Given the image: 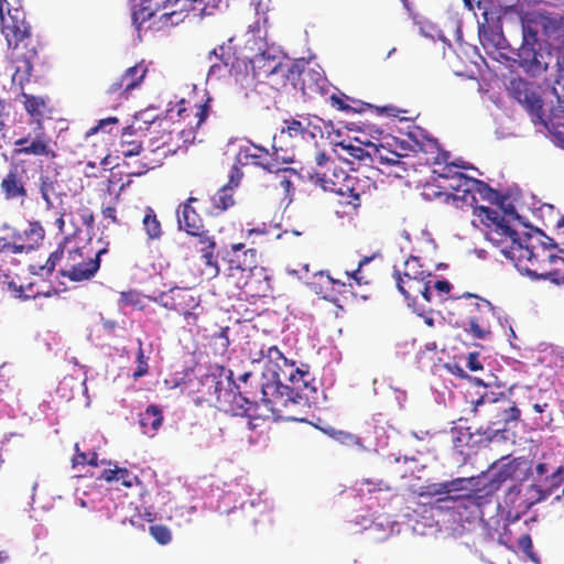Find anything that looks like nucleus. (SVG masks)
<instances>
[{"label":"nucleus","instance_id":"nucleus-40","mask_svg":"<svg viewBox=\"0 0 564 564\" xmlns=\"http://www.w3.org/2000/svg\"><path fill=\"white\" fill-rule=\"evenodd\" d=\"M163 420L162 410L155 404H150L144 412L140 413L139 423L143 434L154 436L162 426Z\"/></svg>","mask_w":564,"mask_h":564},{"label":"nucleus","instance_id":"nucleus-53","mask_svg":"<svg viewBox=\"0 0 564 564\" xmlns=\"http://www.w3.org/2000/svg\"><path fill=\"white\" fill-rule=\"evenodd\" d=\"M138 344H139V349H138L137 356H135L137 368L132 373V377L135 380L145 376L149 372V364H148L149 357H147L144 355V351L142 348V341L140 339L138 340Z\"/></svg>","mask_w":564,"mask_h":564},{"label":"nucleus","instance_id":"nucleus-46","mask_svg":"<svg viewBox=\"0 0 564 564\" xmlns=\"http://www.w3.org/2000/svg\"><path fill=\"white\" fill-rule=\"evenodd\" d=\"M259 355H260V358H267L269 360V362L273 364L276 367V369L274 371L291 372V366L293 369H295L293 362L292 364L288 362V359L281 352V350L278 348V346H270L267 349L261 348L259 351Z\"/></svg>","mask_w":564,"mask_h":564},{"label":"nucleus","instance_id":"nucleus-34","mask_svg":"<svg viewBox=\"0 0 564 564\" xmlns=\"http://www.w3.org/2000/svg\"><path fill=\"white\" fill-rule=\"evenodd\" d=\"M37 189L47 210L55 207L54 199H59L62 202L63 197L66 195L61 191V185L56 175L41 174L39 177Z\"/></svg>","mask_w":564,"mask_h":564},{"label":"nucleus","instance_id":"nucleus-22","mask_svg":"<svg viewBox=\"0 0 564 564\" xmlns=\"http://www.w3.org/2000/svg\"><path fill=\"white\" fill-rule=\"evenodd\" d=\"M215 56L219 62L210 65L209 74H219L221 68H227L230 74L236 76H248L247 57H238L231 50L230 45H220L210 52V56Z\"/></svg>","mask_w":564,"mask_h":564},{"label":"nucleus","instance_id":"nucleus-37","mask_svg":"<svg viewBox=\"0 0 564 564\" xmlns=\"http://www.w3.org/2000/svg\"><path fill=\"white\" fill-rule=\"evenodd\" d=\"M522 31L523 43L520 47L519 56L527 64L538 65L540 63V54L534 47L538 44V32L530 23L523 24Z\"/></svg>","mask_w":564,"mask_h":564},{"label":"nucleus","instance_id":"nucleus-56","mask_svg":"<svg viewBox=\"0 0 564 564\" xmlns=\"http://www.w3.org/2000/svg\"><path fill=\"white\" fill-rule=\"evenodd\" d=\"M149 532L152 538L161 545H166L172 540L171 530L166 525L154 524L150 525Z\"/></svg>","mask_w":564,"mask_h":564},{"label":"nucleus","instance_id":"nucleus-41","mask_svg":"<svg viewBox=\"0 0 564 564\" xmlns=\"http://www.w3.org/2000/svg\"><path fill=\"white\" fill-rule=\"evenodd\" d=\"M143 129H148V127H143L139 124L138 127L128 126L123 129L120 140V153L123 159H132L141 153L142 143L139 140L131 139L135 131H142Z\"/></svg>","mask_w":564,"mask_h":564},{"label":"nucleus","instance_id":"nucleus-7","mask_svg":"<svg viewBox=\"0 0 564 564\" xmlns=\"http://www.w3.org/2000/svg\"><path fill=\"white\" fill-rule=\"evenodd\" d=\"M471 404L475 414L479 408H484L485 414L488 416L490 426L484 432L486 441H489L495 433L502 431L509 423L518 421L521 414L517 405L507 400H487L480 397Z\"/></svg>","mask_w":564,"mask_h":564},{"label":"nucleus","instance_id":"nucleus-50","mask_svg":"<svg viewBox=\"0 0 564 564\" xmlns=\"http://www.w3.org/2000/svg\"><path fill=\"white\" fill-rule=\"evenodd\" d=\"M228 333L229 327H223L209 337L208 343L215 355L224 356L227 352L230 345Z\"/></svg>","mask_w":564,"mask_h":564},{"label":"nucleus","instance_id":"nucleus-6","mask_svg":"<svg viewBox=\"0 0 564 564\" xmlns=\"http://www.w3.org/2000/svg\"><path fill=\"white\" fill-rule=\"evenodd\" d=\"M544 500L545 494L542 492V486L531 484L523 487L521 484H514L506 490L502 498L506 519L509 522H516L533 506Z\"/></svg>","mask_w":564,"mask_h":564},{"label":"nucleus","instance_id":"nucleus-9","mask_svg":"<svg viewBox=\"0 0 564 564\" xmlns=\"http://www.w3.org/2000/svg\"><path fill=\"white\" fill-rule=\"evenodd\" d=\"M231 386H234L231 371L227 375L224 367L212 366L206 373L198 378L197 402L215 404L218 408L223 399L221 394H224L227 387Z\"/></svg>","mask_w":564,"mask_h":564},{"label":"nucleus","instance_id":"nucleus-1","mask_svg":"<svg viewBox=\"0 0 564 564\" xmlns=\"http://www.w3.org/2000/svg\"><path fill=\"white\" fill-rule=\"evenodd\" d=\"M308 372L293 369L291 372L274 371L272 383L261 386L260 403L271 412L275 419H290L285 413L290 405L299 404L303 399L307 400L306 390L313 388L308 384Z\"/></svg>","mask_w":564,"mask_h":564},{"label":"nucleus","instance_id":"nucleus-32","mask_svg":"<svg viewBox=\"0 0 564 564\" xmlns=\"http://www.w3.org/2000/svg\"><path fill=\"white\" fill-rule=\"evenodd\" d=\"M299 68V59L292 62H283L282 58L279 62L278 67L268 76L269 84L276 88H284L288 84L294 88L296 74Z\"/></svg>","mask_w":564,"mask_h":564},{"label":"nucleus","instance_id":"nucleus-33","mask_svg":"<svg viewBox=\"0 0 564 564\" xmlns=\"http://www.w3.org/2000/svg\"><path fill=\"white\" fill-rule=\"evenodd\" d=\"M467 194L464 199V206L477 207L479 196L482 200H487L491 204L498 203L500 194L498 191L491 188L487 183L474 178L471 180L470 186L468 187Z\"/></svg>","mask_w":564,"mask_h":564},{"label":"nucleus","instance_id":"nucleus-2","mask_svg":"<svg viewBox=\"0 0 564 564\" xmlns=\"http://www.w3.org/2000/svg\"><path fill=\"white\" fill-rule=\"evenodd\" d=\"M514 265L528 275L554 283L558 260L557 246L539 229L525 232Z\"/></svg>","mask_w":564,"mask_h":564},{"label":"nucleus","instance_id":"nucleus-17","mask_svg":"<svg viewBox=\"0 0 564 564\" xmlns=\"http://www.w3.org/2000/svg\"><path fill=\"white\" fill-rule=\"evenodd\" d=\"M14 153L20 155L47 156L54 159L55 151L51 144V138L41 123L25 137L14 141Z\"/></svg>","mask_w":564,"mask_h":564},{"label":"nucleus","instance_id":"nucleus-59","mask_svg":"<svg viewBox=\"0 0 564 564\" xmlns=\"http://www.w3.org/2000/svg\"><path fill=\"white\" fill-rule=\"evenodd\" d=\"M116 481H120L122 486L127 488L133 487L139 482L138 477L129 471L127 468L118 467V476Z\"/></svg>","mask_w":564,"mask_h":564},{"label":"nucleus","instance_id":"nucleus-58","mask_svg":"<svg viewBox=\"0 0 564 564\" xmlns=\"http://www.w3.org/2000/svg\"><path fill=\"white\" fill-rule=\"evenodd\" d=\"M104 226L109 227L110 225L122 226L123 223L117 217V209L113 206H106L101 208Z\"/></svg>","mask_w":564,"mask_h":564},{"label":"nucleus","instance_id":"nucleus-13","mask_svg":"<svg viewBox=\"0 0 564 564\" xmlns=\"http://www.w3.org/2000/svg\"><path fill=\"white\" fill-rule=\"evenodd\" d=\"M228 271L229 278H236V288L242 289L248 284V276L253 270L258 269L257 265V250L245 249L243 243H236L231 246V251L228 252Z\"/></svg>","mask_w":564,"mask_h":564},{"label":"nucleus","instance_id":"nucleus-52","mask_svg":"<svg viewBox=\"0 0 564 564\" xmlns=\"http://www.w3.org/2000/svg\"><path fill=\"white\" fill-rule=\"evenodd\" d=\"M341 147L344 150H346L347 154L359 161V162H364L365 164H371V158H372V148H373V144L372 143H368L365 148L360 147V145H355V144H347L345 145L344 143H341Z\"/></svg>","mask_w":564,"mask_h":564},{"label":"nucleus","instance_id":"nucleus-63","mask_svg":"<svg viewBox=\"0 0 564 564\" xmlns=\"http://www.w3.org/2000/svg\"><path fill=\"white\" fill-rule=\"evenodd\" d=\"M558 252L561 256L558 254L554 283L561 285L564 284V249H558Z\"/></svg>","mask_w":564,"mask_h":564},{"label":"nucleus","instance_id":"nucleus-14","mask_svg":"<svg viewBox=\"0 0 564 564\" xmlns=\"http://www.w3.org/2000/svg\"><path fill=\"white\" fill-rule=\"evenodd\" d=\"M148 67L143 62L128 67L122 75L115 78L105 90V95L117 102L121 104L128 100L130 93L138 88L147 76Z\"/></svg>","mask_w":564,"mask_h":564},{"label":"nucleus","instance_id":"nucleus-8","mask_svg":"<svg viewBox=\"0 0 564 564\" xmlns=\"http://www.w3.org/2000/svg\"><path fill=\"white\" fill-rule=\"evenodd\" d=\"M106 250H99L95 254L85 251V248H74L67 251L64 267L59 270V275L67 278L72 282H83L95 276L100 268V256Z\"/></svg>","mask_w":564,"mask_h":564},{"label":"nucleus","instance_id":"nucleus-55","mask_svg":"<svg viewBox=\"0 0 564 564\" xmlns=\"http://www.w3.org/2000/svg\"><path fill=\"white\" fill-rule=\"evenodd\" d=\"M25 101L24 107L28 113L32 117L40 118L43 116V109L45 107L44 100L35 96L24 95Z\"/></svg>","mask_w":564,"mask_h":564},{"label":"nucleus","instance_id":"nucleus-10","mask_svg":"<svg viewBox=\"0 0 564 564\" xmlns=\"http://www.w3.org/2000/svg\"><path fill=\"white\" fill-rule=\"evenodd\" d=\"M377 189L376 182L358 171L349 173L344 187H339V203L351 212H357L364 202H368Z\"/></svg>","mask_w":564,"mask_h":564},{"label":"nucleus","instance_id":"nucleus-38","mask_svg":"<svg viewBox=\"0 0 564 564\" xmlns=\"http://www.w3.org/2000/svg\"><path fill=\"white\" fill-rule=\"evenodd\" d=\"M465 481L463 479H459L458 477L444 482L430 484L425 487V491L422 492L421 495H426L431 497L437 496L438 498L436 499L435 502L438 505V507L446 506L448 505L446 499L453 496L454 492L459 491V487Z\"/></svg>","mask_w":564,"mask_h":564},{"label":"nucleus","instance_id":"nucleus-19","mask_svg":"<svg viewBox=\"0 0 564 564\" xmlns=\"http://www.w3.org/2000/svg\"><path fill=\"white\" fill-rule=\"evenodd\" d=\"M236 162L240 166H256L269 173L281 170L275 154L256 144L240 148L236 155Z\"/></svg>","mask_w":564,"mask_h":564},{"label":"nucleus","instance_id":"nucleus-15","mask_svg":"<svg viewBox=\"0 0 564 564\" xmlns=\"http://www.w3.org/2000/svg\"><path fill=\"white\" fill-rule=\"evenodd\" d=\"M210 7L206 0H167L165 11L159 15V22L162 26L177 25L186 17H202L210 13Z\"/></svg>","mask_w":564,"mask_h":564},{"label":"nucleus","instance_id":"nucleus-43","mask_svg":"<svg viewBox=\"0 0 564 564\" xmlns=\"http://www.w3.org/2000/svg\"><path fill=\"white\" fill-rule=\"evenodd\" d=\"M142 228L147 235L148 240H160L163 236L162 223L158 214L151 206H145L142 209Z\"/></svg>","mask_w":564,"mask_h":564},{"label":"nucleus","instance_id":"nucleus-47","mask_svg":"<svg viewBox=\"0 0 564 564\" xmlns=\"http://www.w3.org/2000/svg\"><path fill=\"white\" fill-rule=\"evenodd\" d=\"M542 492L545 494V500L561 486H564V466H558L540 480Z\"/></svg>","mask_w":564,"mask_h":564},{"label":"nucleus","instance_id":"nucleus-28","mask_svg":"<svg viewBox=\"0 0 564 564\" xmlns=\"http://www.w3.org/2000/svg\"><path fill=\"white\" fill-rule=\"evenodd\" d=\"M212 98L207 97L203 102L191 105L181 100L177 108V116L191 130L198 129L206 120L210 111Z\"/></svg>","mask_w":564,"mask_h":564},{"label":"nucleus","instance_id":"nucleus-39","mask_svg":"<svg viewBox=\"0 0 564 564\" xmlns=\"http://www.w3.org/2000/svg\"><path fill=\"white\" fill-rule=\"evenodd\" d=\"M210 206L206 208L205 213L209 216H220L229 208L235 206L236 200L234 194L229 191V186H221L210 196Z\"/></svg>","mask_w":564,"mask_h":564},{"label":"nucleus","instance_id":"nucleus-3","mask_svg":"<svg viewBox=\"0 0 564 564\" xmlns=\"http://www.w3.org/2000/svg\"><path fill=\"white\" fill-rule=\"evenodd\" d=\"M451 316L474 338L487 339L491 335V324L496 318L494 305L486 299L466 292L453 300Z\"/></svg>","mask_w":564,"mask_h":564},{"label":"nucleus","instance_id":"nucleus-35","mask_svg":"<svg viewBox=\"0 0 564 564\" xmlns=\"http://www.w3.org/2000/svg\"><path fill=\"white\" fill-rule=\"evenodd\" d=\"M191 236L197 238V241L200 245L199 252L202 254V259L204 260L206 267L213 269L214 275H217L219 268L217 263V256L215 254V237L210 235L209 230L205 228L202 229V231H197V234H192Z\"/></svg>","mask_w":564,"mask_h":564},{"label":"nucleus","instance_id":"nucleus-4","mask_svg":"<svg viewBox=\"0 0 564 564\" xmlns=\"http://www.w3.org/2000/svg\"><path fill=\"white\" fill-rule=\"evenodd\" d=\"M392 276L398 291L403 295L409 306H423L424 303L432 302L431 283L433 275L424 268L419 257L410 256L401 267L394 265Z\"/></svg>","mask_w":564,"mask_h":564},{"label":"nucleus","instance_id":"nucleus-5","mask_svg":"<svg viewBox=\"0 0 564 564\" xmlns=\"http://www.w3.org/2000/svg\"><path fill=\"white\" fill-rule=\"evenodd\" d=\"M514 462H508L499 467L494 465L487 473L476 477H459L465 481L459 487V491H468L474 501H478V505L484 508L491 503L494 496L502 485L513 478L517 469Z\"/></svg>","mask_w":564,"mask_h":564},{"label":"nucleus","instance_id":"nucleus-49","mask_svg":"<svg viewBox=\"0 0 564 564\" xmlns=\"http://www.w3.org/2000/svg\"><path fill=\"white\" fill-rule=\"evenodd\" d=\"M67 242L68 238H64L63 241L58 245L57 249L48 256L45 264L39 267V272H36V274L48 276L54 272L57 263H59L64 257V250ZM33 272L35 273V271Z\"/></svg>","mask_w":564,"mask_h":564},{"label":"nucleus","instance_id":"nucleus-11","mask_svg":"<svg viewBox=\"0 0 564 564\" xmlns=\"http://www.w3.org/2000/svg\"><path fill=\"white\" fill-rule=\"evenodd\" d=\"M329 87L330 84L321 66L312 65L304 58L299 59L295 89H300L307 98H316L325 96Z\"/></svg>","mask_w":564,"mask_h":564},{"label":"nucleus","instance_id":"nucleus-45","mask_svg":"<svg viewBox=\"0 0 564 564\" xmlns=\"http://www.w3.org/2000/svg\"><path fill=\"white\" fill-rule=\"evenodd\" d=\"M517 96L516 98L518 101L523 105V107L528 110V112L533 117L538 119H542L543 110H542V100L539 96H536L534 93H529L527 90L516 91Z\"/></svg>","mask_w":564,"mask_h":564},{"label":"nucleus","instance_id":"nucleus-25","mask_svg":"<svg viewBox=\"0 0 564 564\" xmlns=\"http://www.w3.org/2000/svg\"><path fill=\"white\" fill-rule=\"evenodd\" d=\"M198 200V197L189 196L176 208L178 228L185 231L188 236L197 234V231H202V229L205 228L204 220L194 206Z\"/></svg>","mask_w":564,"mask_h":564},{"label":"nucleus","instance_id":"nucleus-12","mask_svg":"<svg viewBox=\"0 0 564 564\" xmlns=\"http://www.w3.org/2000/svg\"><path fill=\"white\" fill-rule=\"evenodd\" d=\"M0 24L9 48L17 50L31 36V26L25 21V13L18 8H9L4 13L2 1H0Z\"/></svg>","mask_w":564,"mask_h":564},{"label":"nucleus","instance_id":"nucleus-62","mask_svg":"<svg viewBox=\"0 0 564 564\" xmlns=\"http://www.w3.org/2000/svg\"><path fill=\"white\" fill-rule=\"evenodd\" d=\"M362 484H366L368 486V492H377V491H389L391 487L383 481L382 479L372 480V479H365L362 480Z\"/></svg>","mask_w":564,"mask_h":564},{"label":"nucleus","instance_id":"nucleus-61","mask_svg":"<svg viewBox=\"0 0 564 564\" xmlns=\"http://www.w3.org/2000/svg\"><path fill=\"white\" fill-rule=\"evenodd\" d=\"M470 427L467 429L466 432H459V434L454 440V447L457 448L460 453H463L464 446H473L470 441L473 440V433L469 432Z\"/></svg>","mask_w":564,"mask_h":564},{"label":"nucleus","instance_id":"nucleus-48","mask_svg":"<svg viewBox=\"0 0 564 564\" xmlns=\"http://www.w3.org/2000/svg\"><path fill=\"white\" fill-rule=\"evenodd\" d=\"M474 215L479 217L480 221L488 228H494L496 224H503L507 220L497 209L490 207L477 206L473 208Z\"/></svg>","mask_w":564,"mask_h":564},{"label":"nucleus","instance_id":"nucleus-24","mask_svg":"<svg viewBox=\"0 0 564 564\" xmlns=\"http://www.w3.org/2000/svg\"><path fill=\"white\" fill-rule=\"evenodd\" d=\"M348 175V172L338 166L335 162H330L325 170H314V172L310 174V180L324 191L335 193L339 196V187H344Z\"/></svg>","mask_w":564,"mask_h":564},{"label":"nucleus","instance_id":"nucleus-57","mask_svg":"<svg viewBox=\"0 0 564 564\" xmlns=\"http://www.w3.org/2000/svg\"><path fill=\"white\" fill-rule=\"evenodd\" d=\"M75 449H76V454L74 455V457L72 459L73 466H77V465H90L94 467L98 466L97 453H95V452L89 453V454L83 453L79 451V447L77 444L75 445Z\"/></svg>","mask_w":564,"mask_h":564},{"label":"nucleus","instance_id":"nucleus-64","mask_svg":"<svg viewBox=\"0 0 564 564\" xmlns=\"http://www.w3.org/2000/svg\"><path fill=\"white\" fill-rule=\"evenodd\" d=\"M518 546L521 551H523L527 555L532 557L533 554V544L532 539L529 534H522L518 539Z\"/></svg>","mask_w":564,"mask_h":564},{"label":"nucleus","instance_id":"nucleus-30","mask_svg":"<svg viewBox=\"0 0 564 564\" xmlns=\"http://www.w3.org/2000/svg\"><path fill=\"white\" fill-rule=\"evenodd\" d=\"M281 58L280 55L270 50H265L251 58H247L248 75L257 79L268 78L275 67H278Z\"/></svg>","mask_w":564,"mask_h":564},{"label":"nucleus","instance_id":"nucleus-26","mask_svg":"<svg viewBox=\"0 0 564 564\" xmlns=\"http://www.w3.org/2000/svg\"><path fill=\"white\" fill-rule=\"evenodd\" d=\"M471 180L473 177L462 172H454V175L438 181L437 187L442 189L441 193L446 196V200L452 199L456 207L462 208Z\"/></svg>","mask_w":564,"mask_h":564},{"label":"nucleus","instance_id":"nucleus-29","mask_svg":"<svg viewBox=\"0 0 564 564\" xmlns=\"http://www.w3.org/2000/svg\"><path fill=\"white\" fill-rule=\"evenodd\" d=\"M25 170L18 165H12L7 175L2 178L0 189L8 200L21 199L28 197V189L23 180Z\"/></svg>","mask_w":564,"mask_h":564},{"label":"nucleus","instance_id":"nucleus-21","mask_svg":"<svg viewBox=\"0 0 564 564\" xmlns=\"http://www.w3.org/2000/svg\"><path fill=\"white\" fill-rule=\"evenodd\" d=\"M223 399L218 405V409L229 412L237 416H249L256 415V409L259 406L257 401H251L238 391V387L234 382V386L227 387Z\"/></svg>","mask_w":564,"mask_h":564},{"label":"nucleus","instance_id":"nucleus-36","mask_svg":"<svg viewBox=\"0 0 564 564\" xmlns=\"http://www.w3.org/2000/svg\"><path fill=\"white\" fill-rule=\"evenodd\" d=\"M166 6L167 0H141L138 9L132 13L133 23L140 29L143 23L159 19L160 11H165Z\"/></svg>","mask_w":564,"mask_h":564},{"label":"nucleus","instance_id":"nucleus-44","mask_svg":"<svg viewBox=\"0 0 564 564\" xmlns=\"http://www.w3.org/2000/svg\"><path fill=\"white\" fill-rule=\"evenodd\" d=\"M371 153H372L371 165L376 164L379 171H380V169H386L390 164L395 163V161L398 159L403 156L402 154H400L395 151H392L382 144H380V145L373 144Z\"/></svg>","mask_w":564,"mask_h":564},{"label":"nucleus","instance_id":"nucleus-23","mask_svg":"<svg viewBox=\"0 0 564 564\" xmlns=\"http://www.w3.org/2000/svg\"><path fill=\"white\" fill-rule=\"evenodd\" d=\"M448 505L440 506V509L453 511L460 521L470 522L482 517V507L474 501L468 491H456L447 499Z\"/></svg>","mask_w":564,"mask_h":564},{"label":"nucleus","instance_id":"nucleus-54","mask_svg":"<svg viewBox=\"0 0 564 564\" xmlns=\"http://www.w3.org/2000/svg\"><path fill=\"white\" fill-rule=\"evenodd\" d=\"M535 413L540 414L538 425L540 427L550 426L553 421L552 410L547 402H535L532 404Z\"/></svg>","mask_w":564,"mask_h":564},{"label":"nucleus","instance_id":"nucleus-60","mask_svg":"<svg viewBox=\"0 0 564 564\" xmlns=\"http://www.w3.org/2000/svg\"><path fill=\"white\" fill-rule=\"evenodd\" d=\"M241 167L237 162L231 167L229 180L227 184L224 186H229V191H234V188L238 187L240 184L241 178L243 177V173L241 172Z\"/></svg>","mask_w":564,"mask_h":564},{"label":"nucleus","instance_id":"nucleus-42","mask_svg":"<svg viewBox=\"0 0 564 564\" xmlns=\"http://www.w3.org/2000/svg\"><path fill=\"white\" fill-rule=\"evenodd\" d=\"M186 302L194 303V296L184 289L175 288L160 295L161 305L177 313L184 311Z\"/></svg>","mask_w":564,"mask_h":564},{"label":"nucleus","instance_id":"nucleus-27","mask_svg":"<svg viewBox=\"0 0 564 564\" xmlns=\"http://www.w3.org/2000/svg\"><path fill=\"white\" fill-rule=\"evenodd\" d=\"M45 237V230L39 221L29 223L21 232L12 234L13 253H23L40 247Z\"/></svg>","mask_w":564,"mask_h":564},{"label":"nucleus","instance_id":"nucleus-18","mask_svg":"<svg viewBox=\"0 0 564 564\" xmlns=\"http://www.w3.org/2000/svg\"><path fill=\"white\" fill-rule=\"evenodd\" d=\"M486 238L497 248L500 252L512 262L516 260L518 249L522 246L523 236H520L512 229L508 221L503 224H496L494 228L487 229Z\"/></svg>","mask_w":564,"mask_h":564},{"label":"nucleus","instance_id":"nucleus-20","mask_svg":"<svg viewBox=\"0 0 564 564\" xmlns=\"http://www.w3.org/2000/svg\"><path fill=\"white\" fill-rule=\"evenodd\" d=\"M329 104L333 108L346 112H362L370 109L379 116L398 117L400 113V110L392 105L372 106L371 104L356 100L344 93L330 95Z\"/></svg>","mask_w":564,"mask_h":564},{"label":"nucleus","instance_id":"nucleus-51","mask_svg":"<svg viewBox=\"0 0 564 564\" xmlns=\"http://www.w3.org/2000/svg\"><path fill=\"white\" fill-rule=\"evenodd\" d=\"M411 167H413V164L409 162V156L403 155L398 159L395 163L390 164L386 169H380V172L387 176L403 178L408 175V172Z\"/></svg>","mask_w":564,"mask_h":564},{"label":"nucleus","instance_id":"nucleus-31","mask_svg":"<svg viewBox=\"0 0 564 564\" xmlns=\"http://www.w3.org/2000/svg\"><path fill=\"white\" fill-rule=\"evenodd\" d=\"M283 123L284 127L281 129V133H286L290 138H315L316 132H321V127L313 123L310 115H297L294 118L283 120Z\"/></svg>","mask_w":564,"mask_h":564},{"label":"nucleus","instance_id":"nucleus-16","mask_svg":"<svg viewBox=\"0 0 564 564\" xmlns=\"http://www.w3.org/2000/svg\"><path fill=\"white\" fill-rule=\"evenodd\" d=\"M160 139L162 140L161 142L151 139L149 144L150 153L155 155V158H149V155L144 154L138 164L137 162L129 161V159L123 160V165L129 170L128 175L141 176L148 171L162 165L163 160L172 152L169 147L166 148L167 140L171 139V134L163 132Z\"/></svg>","mask_w":564,"mask_h":564}]
</instances>
